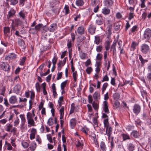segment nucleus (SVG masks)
<instances>
[{
  "mask_svg": "<svg viewBox=\"0 0 151 151\" xmlns=\"http://www.w3.org/2000/svg\"><path fill=\"white\" fill-rule=\"evenodd\" d=\"M35 116V110L32 109V112H29L27 113L26 117L28 124V127H30L35 126L34 117Z\"/></svg>",
  "mask_w": 151,
  "mask_h": 151,
  "instance_id": "1",
  "label": "nucleus"
},
{
  "mask_svg": "<svg viewBox=\"0 0 151 151\" xmlns=\"http://www.w3.org/2000/svg\"><path fill=\"white\" fill-rule=\"evenodd\" d=\"M0 66L1 69L5 71L9 72L10 70V67L7 63L2 62Z\"/></svg>",
  "mask_w": 151,
  "mask_h": 151,
  "instance_id": "2",
  "label": "nucleus"
},
{
  "mask_svg": "<svg viewBox=\"0 0 151 151\" xmlns=\"http://www.w3.org/2000/svg\"><path fill=\"white\" fill-rule=\"evenodd\" d=\"M145 39L149 40L151 37V30L149 28L146 29L143 35Z\"/></svg>",
  "mask_w": 151,
  "mask_h": 151,
  "instance_id": "3",
  "label": "nucleus"
},
{
  "mask_svg": "<svg viewBox=\"0 0 151 151\" xmlns=\"http://www.w3.org/2000/svg\"><path fill=\"white\" fill-rule=\"evenodd\" d=\"M149 50V46L146 44H143L141 46V52L144 54L147 53Z\"/></svg>",
  "mask_w": 151,
  "mask_h": 151,
  "instance_id": "4",
  "label": "nucleus"
},
{
  "mask_svg": "<svg viewBox=\"0 0 151 151\" xmlns=\"http://www.w3.org/2000/svg\"><path fill=\"white\" fill-rule=\"evenodd\" d=\"M141 107L138 104H135L133 108V111L134 113L136 115H137L140 112Z\"/></svg>",
  "mask_w": 151,
  "mask_h": 151,
  "instance_id": "5",
  "label": "nucleus"
},
{
  "mask_svg": "<svg viewBox=\"0 0 151 151\" xmlns=\"http://www.w3.org/2000/svg\"><path fill=\"white\" fill-rule=\"evenodd\" d=\"M37 130L34 128H32L31 130V133L30 134L29 138L30 139L32 140L35 138V135L37 134Z\"/></svg>",
  "mask_w": 151,
  "mask_h": 151,
  "instance_id": "6",
  "label": "nucleus"
},
{
  "mask_svg": "<svg viewBox=\"0 0 151 151\" xmlns=\"http://www.w3.org/2000/svg\"><path fill=\"white\" fill-rule=\"evenodd\" d=\"M4 34L6 36H9V37L12 35V33L10 32V28L9 27H5L4 28Z\"/></svg>",
  "mask_w": 151,
  "mask_h": 151,
  "instance_id": "7",
  "label": "nucleus"
},
{
  "mask_svg": "<svg viewBox=\"0 0 151 151\" xmlns=\"http://www.w3.org/2000/svg\"><path fill=\"white\" fill-rule=\"evenodd\" d=\"M9 102L11 104H14L17 102V99L15 96H12L9 99Z\"/></svg>",
  "mask_w": 151,
  "mask_h": 151,
  "instance_id": "8",
  "label": "nucleus"
},
{
  "mask_svg": "<svg viewBox=\"0 0 151 151\" xmlns=\"http://www.w3.org/2000/svg\"><path fill=\"white\" fill-rule=\"evenodd\" d=\"M108 103L106 101L103 102V107L104 111L106 113H109V110L108 108Z\"/></svg>",
  "mask_w": 151,
  "mask_h": 151,
  "instance_id": "9",
  "label": "nucleus"
},
{
  "mask_svg": "<svg viewBox=\"0 0 151 151\" xmlns=\"http://www.w3.org/2000/svg\"><path fill=\"white\" fill-rule=\"evenodd\" d=\"M57 27V24L55 23H53L51 24L49 27L48 28V30L50 32H53L56 30Z\"/></svg>",
  "mask_w": 151,
  "mask_h": 151,
  "instance_id": "10",
  "label": "nucleus"
},
{
  "mask_svg": "<svg viewBox=\"0 0 151 151\" xmlns=\"http://www.w3.org/2000/svg\"><path fill=\"white\" fill-rule=\"evenodd\" d=\"M85 29L83 26L79 27L77 29V32L78 34L80 35H83L85 33Z\"/></svg>",
  "mask_w": 151,
  "mask_h": 151,
  "instance_id": "11",
  "label": "nucleus"
},
{
  "mask_svg": "<svg viewBox=\"0 0 151 151\" xmlns=\"http://www.w3.org/2000/svg\"><path fill=\"white\" fill-rule=\"evenodd\" d=\"M21 89V86L19 84H17L14 87L13 91L17 94H18L19 92Z\"/></svg>",
  "mask_w": 151,
  "mask_h": 151,
  "instance_id": "12",
  "label": "nucleus"
},
{
  "mask_svg": "<svg viewBox=\"0 0 151 151\" xmlns=\"http://www.w3.org/2000/svg\"><path fill=\"white\" fill-rule=\"evenodd\" d=\"M60 2V0H52L50 2V6L54 7L55 6L58 5Z\"/></svg>",
  "mask_w": 151,
  "mask_h": 151,
  "instance_id": "13",
  "label": "nucleus"
},
{
  "mask_svg": "<svg viewBox=\"0 0 151 151\" xmlns=\"http://www.w3.org/2000/svg\"><path fill=\"white\" fill-rule=\"evenodd\" d=\"M19 117L21 119V124L20 125L21 127L22 128L26 122L25 116L24 114H20Z\"/></svg>",
  "mask_w": 151,
  "mask_h": 151,
  "instance_id": "14",
  "label": "nucleus"
},
{
  "mask_svg": "<svg viewBox=\"0 0 151 151\" xmlns=\"http://www.w3.org/2000/svg\"><path fill=\"white\" fill-rule=\"evenodd\" d=\"M93 99L96 100L97 102L99 101V100L100 99V93L97 91H96L93 94Z\"/></svg>",
  "mask_w": 151,
  "mask_h": 151,
  "instance_id": "15",
  "label": "nucleus"
},
{
  "mask_svg": "<svg viewBox=\"0 0 151 151\" xmlns=\"http://www.w3.org/2000/svg\"><path fill=\"white\" fill-rule=\"evenodd\" d=\"M96 29V27L94 25H91L88 29V31L90 33L91 35H93L95 33Z\"/></svg>",
  "mask_w": 151,
  "mask_h": 151,
  "instance_id": "16",
  "label": "nucleus"
},
{
  "mask_svg": "<svg viewBox=\"0 0 151 151\" xmlns=\"http://www.w3.org/2000/svg\"><path fill=\"white\" fill-rule=\"evenodd\" d=\"M76 120L75 118H73L70 121V126L72 129L74 128L76 124Z\"/></svg>",
  "mask_w": 151,
  "mask_h": 151,
  "instance_id": "17",
  "label": "nucleus"
},
{
  "mask_svg": "<svg viewBox=\"0 0 151 151\" xmlns=\"http://www.w3.org/2000/svg\"><path fill=\"white\" fill-rule=\"evenodd\" d=\"M37 146L36 143L35 142H33L31 143L29 149L31 151H34L36 149Z\"/></svg>",
  "mask_w": 151,
  "mask_h": 151,
  "instance_id": "18",
  "label": "nucleus"
},
{
  "mask_svg": "<svg viewBox=\"0 0 151 151\" xmlns=\"http://www.w3.org/2000/svg\"><path fill=\"white\" fill-rule=\"evenodd\" d=\"M113 1L112 0H105L104 1V4L105 5L107 6H110L113 5Z\"/></svg>",
  "mask_w": 151,
  "mask_h": 151,
  "instance_id": "19",
  "label": "nucleus"
},
{
  "mask_svg": "<svg viewBox=\"0 0 151 151\" xmlns=\"http://www.w3.org/2000/svg\"><path fill=\"white\" fill-rule=\"evenodd\" d=\"M104 23V19L101 17H99L96 20V23L98 25H101Z\"/></svg>",
  "mask_w": 151,
  "mask_h": 151,
  "instance_id": "20",
  "label": "nucleus"
},
{
  "mask_svg": "<svg viewBox=\"0 0 151 151\" xmlns=\"http://www.w3.org/2000/svg\"><path fill=\"white\" fill-rule=\"evenodd\" d=\"M131 135L133 137L135 138H137L139 136V132L137 131L134 130L131 133Z\"/></svg>",
  "mask_w": 151,
  "mask_h": 151,
  "instance_id": "21",
  "label": "nucleus"
},
{
  "mask_svg": "<svg viewBox=\"0 0 151 151\" xmlns=\"http://www.w3.org/2000/svg\"><path fill=\"white\" fill-rule=\"evenodd\" d=\"M127 148L130 151H133L134 150V146L131 143L128 144L127 146Z\"/></svg>",
  "mask_w": 151,
  "mask_h": 151,
  "instance_id": "22",
  "label": "nucleus"
},
{
  "mask_svg": "<svg viewBox=\"0 0 151 151\" xmlns=\"http://www.w3.org/2000/svg\"><path fill=\"white\" fill-rule=\"evenodd\" d=\"M18 43L19 45L23 48H24L25 47V43L24 41L21 39H18Z\"/></svg>",
  "mask_w": 151,
  "mask_h": 151,
  "instance_id": "23",
  "label": "nucleus"
},
{
  "mask_svg": "<svg viewBox=\"0 0 151 151\" xmlns=\"http://www.w3.org/2000/svg\"><path fill=\"white\" fill-rule=\"evenodd\" d=\"M139 59L141 61V63L142 66L144 65V64L145 63L147 62L148 61V60H147L144 59L141 55H139Z\"/></svg>",
  "mask_w": 151,
  "mask_h": 151,
  "instance_id": "24",
  "label": "nucleus"
},
{
  "mask_svg": "<svg viewBox=\"0 0 151 151\" xmlns=\"http://www.w3.org/2000/svg\"><path fill=\"white\" fill-rule=\"evenodd\" d=\"M110 10L109 9L105 7L102 9V12L105 15H107L110 13Z\"/></svg>",
  "mask_w": 151,
  "mask_h": 151,
  "instance_id": "25",
  "label": "nucleus"
},
{
  "mask_svg": "<svg viewBox=\"0 0 151 151\" xmlns=\"http://www.w3.org/2000/svg\"><path fill=\"white\" fill-rule=\"evenodd\" d=\"M64 106L61 107L59 110V112L60 114V119H63V116L64 115Z\"/></svg>",
  "mask_w": 151,
  "mask_h": 151,
  "instance_id": "26",
  "label": "nucleus"
},
{
  "mask_svg": "<svg viewBox=\"0 0 151 151\" xmlns=\"http://www.w3.org/2000/svg\"><path fill=\"white\" fill-rule=\"evenodd\" d=\"M92 106L95 110H97L99 109V101L98 102L93 101L92 103Z\"/></svg>",
  "mask_w": 151,
  "mask_h": 151,
  "instance_id": "27",
  "label": "nucleus"
},
{
  "mask_svg": "<svg viewBox=\"0 0 151 151\" xmlns=\"http://www.w3.org/2000/svg\"><path fill=\"white\" fill-rule=\"evenodd\" d=\"M76 3L78 6H82L84 3L83 0H76Z\"/></svg>",
  "mask_w": 151,
  "mask_h": 151,
  "instance_id": "28",
  "label": "nucleus"
},
{
  "mask_svg": "<svg viewBox=\"0 0 151 151\" xmlns=\"http://www.w3.org/2000/svg\"><path fill=\"white\" fill-rule=\"evenodd\" d=\"M112 128L110 126H109L108 127L107 129L106 127V134H112Z\"/></svg>",
  "mask_w": 151,
  "mask_h": 151,
  "instance_id": "29",
  "label": "nucleus"
},
{
  "mask_svg": "<svg viewBox=\"0 0 151 151\" xmlns=\"http://www.w3.org/2000/svg\"><path fill=\"white\" fill-rule=\"evenodd\" d=\"M104 128L103 129V130H104V129L106 127H107V129L108 127L109 126L108 122V118H106L104 119Z\"/></svg>",
  "mask_w": 151,
  "mask_h": 151,
  "instance_id": "30",
  "label": "nucleus"
},
{
  "mask_svg": "<svg viewBox=\"0 0 151 151\" xmlns=\"http://www.w3.org/2000/svg\"><path fill=\"white\" fill-rule=\"evenodd\" d=\"M23 22L20 19H15V25L17 26H21Z\"/></svg>",
  "mask_w": 151,
  "mask_h": 151,
  "instance_id": "31",
  "label": "nucleus"
},
{
  "mask_svg": "<svg viewBox=\"0 0 151 151\" xmlns=\"http://www.w3.org/2000/svg\"><path fill=\"white\" fill-rule=\"evenodd\" d=\"M100 147L101 149L102 150L106 151V147L104 142H101L100 145Z\"/></svg>",
  "mask_w": 151,
  "mask_h": 151,
  "instance_id": "32",
  "label": "nucleus"
},
{
  "mask_svg": "<svg viewBox=\"0 0 151 151\" xmlns=\"http://www.w3.org/2000/svg\"><path fill=\"white\" fill-rule=\"evenodd\" d=\"M116 42H113L111 48V51L113 50V54L114 55L116 52Z\"/></svg>",
  "mask_w": 151,
  "mask_h": 151,
  "instance_id": "33",
  "label": "nucleus"
},
{
  "mask_svg": "<svg viewBox=\"0 0 151 151\" xmlns=\"http://www.w3.org/2000/svg\"><path fill=\"white\" fill-rule=\"evenodd\" d=\"M76 146L77 148L80 147L81 148V149L83 148V144L79 140H78V142L76 144Z\"/></svg>",
  "mask_w": 151,
  "mask_h": 151,
  "instance_id": "34",
  "label": "nucleus"
},
{
  "mask_svg": "<svg viewBox=\"0 0 151 151\" xmlns=\"http://www.w3.org/2000/svg\"><path fill=\"white\" fill-rule=\"evenodd\" d=\"M6 126L5 130L7 132H10L12 127V125L9 124H7L6 125Z\"/></svg>",
  "mask_w": 151,
  "mask_h": 151,
  "instance_id": "35",
  "label": "nucleus"
},
{
  "mask_svg": "<svg viewBox=\"0 0 151 151\" xmlns=\"http://www.w3.org/2000/svg\"><path fill=\"white\" fill-rule=\"evenodd\" d=\"M123 137V141H125L127 139H130L129 136L127 134H122Z\"/></svg>",
  "mask_w": 151,
  "mask_h": 151,
  "instance_id": "36",
  "label": "nucleus"
},
{
  "mask_svg": "<svg viewBox=\"0 0 151 151\" xmlns=\"http://www.w3.org/2000/svg\"><path fill=\"white\" fill-rule=\"evenodd\" d=\"M42 86L43 89V94L44 95H46L47 94V93L46 90V83H44L42 84Z\"/></svg>",
  "mask_w": 151,
  "mask_h": 151,
  "instance_id": "37",
  "label": "nucleus"
},
{
  "mask_svg": "<svg viewBox=\"0 0 151 151\" xmlns=\"http://www.w3.org/2000/svg\"><path fill=\"white\" fill-rule=\"evenodd\" d=\"M65 64L63 63L62 61H60L59 63H58V69L59 70H60L62 68Z\"/></svg>",
  "mask_w": 151,
  "mask_h": 151,
  "instance_id": "38",
  "label": "nucleus"
},
{
  "mask_svg": "<svg viewBox=\"0 0 151 151\" xmlns=\"http://www.w3.org/2000/svg\"><path fill=\"white\" fill-rule=\"evenodd\" d=\"M35 86L37 91L40 92L41 91V88L39 83L38 82L36 83Z\"/></svg>",
  "mask_w": 151,
  "mask_h": 151,
  "instance_id": "39",
  "label": "nucleus"
},
{
  "mask_svg": "<svg viewBox=\"0 0 151 151\" xmlns=\"http://www.w3.org/2000/svg\"><path fill=\"white\" fill-rule=\"evenodd\" d=\"M58 60V57L56 55H55L53 58L52 62L53 64V67H54L55 64H56L57 61Z\"/></svg>",
  "mask_w": 151,
  "mask_h": 151,
  "instance_id": "40",
  "label": "nucleus"
},
{
  "mask_svg": "<svg viewBox=\"0 0 151 151\" xmlns=\"http://www.w3.org/2000/svg\"><path fill=\"white\" fill-rule=\"evenodd\" d=\"M67 81L66 80L64 82H63L61 84L60 87L61 89L62 90H63L64 88L66 86L67 83Z\"/></svg>",
  "mask_w": 151,
  "mask_h": 151,
  "instance_id": "41",
  "label": "nucleus"
},
{
  "mask_svg": "<svg viewBox=\"0 0 151 151\" xmlns=\"http://www.w3.org/2000/svg\"><path fill=\"white\" fill-rule=\"evenodd\" d=\"M21 144L24 148H27L29 146V144L25 141L22 142Z\"/></svg>",
  "mask_w": 151,
  "mask_h": 151,
  "instance_id": "42",
  "label": "nucleus"
},
{
  "mask_svg": "<svg viewBox=\"0 0 151 151\" xmlns=\"http://www.w3.org/2000/svg\"><path fill=\"white\" fill-rule=\"evenodd\" d=\"M100 38L99 36H95V37L94 42L97 45H98L100 42Z\"/></svg>",
  "mask_w": 151,
  "mask_h": 151,
  "instance_id": "43",
  "label": "nucleus"
},
{
  "mask_svg": "<svg viewBox=\"0 0 151 151\" xmlns=\"http://www.w3.org/2000/svg\"><path fill=\"white\" fill-rule=\"evenodd\" d=\"M74 20L75 21H77L81 17V15L80 14H74Z\"/></svg>",
  "mask_w": 151,
  "mask_h": 151,
  "instance_id": "44",
  "label": "nucleus"
},
{
  "mask_svg": "<svg viewBox=\"0 0 151 151\" xmlns=\"http://www.w3.org/2000/svg\"><path fill=\"white\" fill-rule=\"evenodd\" d=\"M75 108V104L74 103H72L70 109V114H72L74 112Z\"/></svg>",
  "mask_w": 151,
  "mask_h": 151,
  "instance_id": "45",
  "label": "nucleus"
},
{
  "mask_svg": "<svg viewBox=\"0 0 151 151\" xmlns=\"http://www.w3.org/2000/svg\"><path fill=\"white\" fill-rule=\"evenodd\" d=\"M64 10L65 12V14L67 15L69 13V7L68 6L65 5V6L64 8Z\"/></svg>",
  "mask_w": 151,
  "mask_h": 151,
  "instance_id": "46",
  "label": "nucleus"
},
{
  "mask_svg": "<svg viewBox=\"0 0 151 151\" xmlns=\"http://www.w3.org/2000/svg\"><path fill=\"white\" fill-rule=\"evenodd\" d=\"M102 55L100 53H98L96 57V59L98 61H101L102 59Z\"/></svg>",
  "mask_w": 151,
  "mask_h": 151,
  "instance_id": "47",
  "label": "nucleus"
},
{
  "mask_svg": "<svg viewBox=\"0 0 151 151\" xmlns=\"http://www.w3.org/2000/svg\"><path fill=\"white\" fill-rule=\"evenodd\" d=\"M99 2V0H92L91 4L93 6H96Z\"/></svg>",
  "mask_w": 151,
  "mask_h": 151,
  "instance_id": "48",
  "label": "nucleus"
},
{
  "mask_svg": "<svg viewBox=\"0 0 151 151\" xmlns=\"http://www.w3.org/2000/svg\"><path fill=\"white\" fill-rule=\"evenodd\" d=\"M29 31L30 33L33 34H36L37 32L35 29V27L34 28H30L29 29Z\"/></svg>",
  "mask_w": 151,
  "mask_h": 151,
  "instance_id": "49",
  "label": "nucleus"
},
{
  "mask_svg": "<svg viewBox=\"0 0 151 151\" xmlns=\"http://www.w3.org/2000/svg\"><path fill=\"white\" fill-rule=\"evenodd\" d=\"M42 24H39L35 26V29L37 32L40 30V28L42 27Z\"/></svg>",
  "mask_w": 151,
  "mask_h": 151,
  "instance_id": "50",
  "label": "nucleus"
},
{
  "mask_svg": "<svg viewBox=\"0 0 151 151\" xmlns=\"http://www.w3.org/2000/svg\"><path fill=\"white\" fill-rule=\"evenodd\" d=\"M73 78L74 80L75 81H76L77 80V78L78 76L77 71H76L73 73Z\"/></svg>",
  "mask_w": 151,
  "mask_h": 151,
  "instance_id": "51",
  "label": "nucleus"
},
{
  "mask_svg": "<svg viewBox=\"0 0 151 151\" xmlns=\"http://www.w3.org/2000/svg\"><path fill=\"white\" fill-rule=\"evenodd\" d=\"M19 120L18 117H17L16 119L14 122V126L17 127L19 124Z\"/></svg>",
  "mask_w": 151,
  "mask_h": 151,
  "instance_id": "52",
  "label": "nucleus"
},
{
  "mask_svg": "<svg viewBox=\"0 0 151 151\" xmlns=\"http://www.w3.org/2000/svg\"><path fill=\"white\" fill-rule=\"evenodd\" d=\"M87 107H88V111L89 112H91V114H90V117L93 114L91 112H92V107H91V105H89V104H88L87 105Z\"/></svg>",
  "mask_w": 151,
  "mask_h": 151,
  "instance_id": "53",
  "label": "nucleus"
},
{
  "mask_svg": "<svg viewBox=\"0 0 151 151\" xmlns=\"http://www.w3.org/2000/svg\"><path fill=\"white\" fill-rule=\"evenodd\" d=\"M120 95L118 93H115L113 95V97L115 99H117L119 98Z\"/></svg>",
  "mask_w": 151,
  "mask_h": 151,
  "instance_id": "54",
  "label": "nucleus"
},
{
  "mask_svg": "<svg viewBox=\"0 0 151 151\" xmlns=\"http://www.w3.org/2000/svg\"><path fill=\"white\" fill-rule=\"evenodd\" d=\"M82 132L84 133L86 135L88 134V129L87 128L84 127L81 129Z\"/></svg>",
  "mask_w": 151,
  "mask_h": 151,
  "instance_id": "55",
  "label": "nucleus"
},
{
  "mask_svg": "<svg viewBox=\"0 0 151 151\" xmlns=\"http://www.w3.org/2000/svg\"><path fill=\"white\" fill-rule=\"evenodd\" d=\"M63 73L62 72H61L60 73H58L57 74V80H59L60 79L62 76Z\"/></svg>",
  "mask_w": 151,
  "mask_h": 151,
  "instance_id": "56",
  "label": "nucleus"
},
{
  "mask_svg": "<svg viewBox=\"0 0 151 151\" xmlns=\"http://www.w3.org/2000/svg\"><path fill=\"white\" fill-rule=\"evenodd\" d=\"M93 121L94 124L95 125H96V127H98V123L97 118L96 117H93Z\"/></svg>",
  "mask_w": 151,
  "mask_h": 151,
  "instance_id": "57",
  "label": "nucleus"
},
{
  "mask_svg": "<svg viewBox=\"0 0 151 151\" xmlns=\"http://www.w3.org/2000/svg\"><path fill=\"white\" fill-rule=\"evenodd\" d=\"M9 58L12 59L16 57V55L14 53H11L8 56Z\"/></svg>",
  "mask_w": 151,
  "mask_h": 151,
  "instance_id": "58",
  "label": "nucleus"
},
{
  "mask_svg": "<svg viewBox=\"0 0 151 151\" xmlns=\"http://www.w3.org/2000/svg\"><path fill=\"white\" fill-rule=\"evenodd\" d=\"M18 0H10L11 4L12 5H15L17 4L18 2Z\"/></svg>",
  "mask_w": 151,
  "mask_h": 151,
  "instance_id": "59",
  "label": "nucleus"
},
{
  "mask_svg": "<svg viewBox=\"0 0 151 151\" xmlns=\"http://www.w3.org/2000/svg\"><path fill=\"white\" fill-rule=\"evenodd\" d=\"M14 12L13 11L12 12L11 11H10L9 12L8 14L7 15V17L10 18L11 17H12L14 14Z\"/></svg>",
  "mask_w": 151,
  "mask_h": 151,
  "instance_id": "60",
  "label": "nucleus"
},
{
  "mask_svg": "<svg viewBox=\"0 0 151 151\" xmlns=\"http://www.w3.org/2000/svg\"><path fill=\"white\" fill-rule=\"evenodd\" d=\"M5 144L7 145V150H12V147L11 146V144L9 143H7L6 141H5Z\"/></svg>",
  "mask_w": 151,
  "mask_h": 151,
  "instance_id": "61",
  "label": "nucleus"
},
{
  "mask_svg": "<svg viewBox=\"0 0 151 151\" xmlns=\"http://www.w3.org/2000/svg\"><path fill=\"white\" fill-rule=\"evenodd\" d=\"M92 69L91 67H89L86 69V71L88 74H90L91 72Z\"/></svg>",
  "mask_w": 151,
  "mask_h": 151,
  "instance_id": "62",
  "label": "nucleus"
},
{
  "mask_svg": "<svg viewBox=\"0 0 151 151\" xmlns=\"http://www.w3.org/2000/svg\"><path fill=\"white\" fill-rule=\"evenodd\" d=\"M102 49V47L101 45L97 46L96 48V50L98 52H101Z\"/></svg>",
  "mask_w": 151,
  "mask_h": 151,
  "instance_id": "63",
  "label": "nucleus"
},
{
  "mask_svg": "<svg viewBox=\"0 0 151 151\" xmlns=\"http://www.w3.org/2000/svg\"><path fill=\"white\" fill-rule=\"evenodd\" d=\"M146 78L149 82L151 81V73H148L147 74Z\"/></svg>",
  "mask_w": 151,
  "mask_h": 151,
  "instance_id": "64",
  "label": "nucleus"
}]
</instances>
